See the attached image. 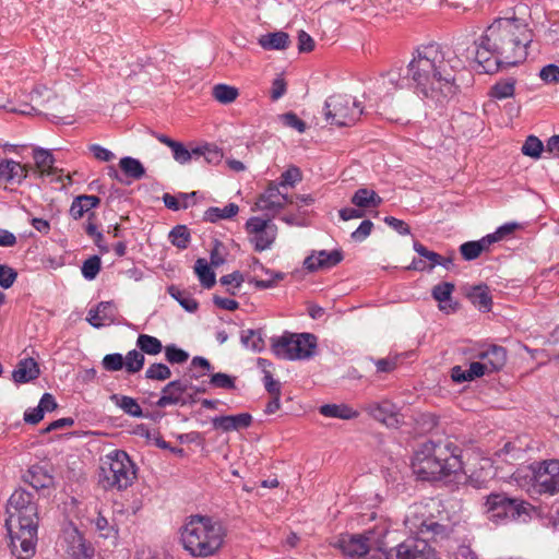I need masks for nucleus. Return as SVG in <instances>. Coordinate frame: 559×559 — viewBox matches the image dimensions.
Instances as JSON below:
<instances>
[{"label": "nucleus", "instance_id": "1", "mask_svg": "<svg viewBox=\"0 0 559 559\" xmlns=\"http://www.w3.org/2000/svg\"><path fill=\"white\" fill-rule=\"evenodd\" d=\"M531 41L527 25L520 19H498L476 41L475 59L486 72L491 71V68L485 63L492 58L496 67L516 66L526 59Z\"/></svg>", "mask_w": 559, "mask_h": 559}, {"label": "nucleus", "instance_id": "2", "mask_svg": "<svg viewBox=\"0 0 559 559\" xmlns=\"http://www.w3.org/2000/svg\"><path fill=\"white\" fill-rule=\"evenodd\" d=\"M411 85L426 97L444 98L456 92L453 67L437 44L419 47L407 66Z\"/></svg>", "mask_w": 559, "mask_h": 559}, {"label": "nucleus", "instance_id": "3", "mask_svg": "<svg viewBox=\"0 0 559 559\" xmlns=\"http://www.w3.org/2000/svg\"><path fill=\"white\" fill-rule=\"evenodd\" d=\"M5 527L10 537V549L16 559H32L36 552L38 510L34 496L15 490L7 503Z\"/></svg>", "mask_w": 559, "mask_h": 559}, {"label": "nucleus", "instance_id": "4", "mask_svg": "<svg viewBox=\"0 0 559 559\" xmlns=\"http://www.w3.org/2000/svg\"><path fill=\"white\" fill-rule=\"evenodd\" d=\"M461 450L453 442L427 441L415 452L412 468L423 480L473 481L461 459Z\"/></svg>", "mask_w": 559, "mask_h": 559}, {"label": "nucleus", "instance_id": "5", "mask_svg": "<svg viewBox=\"0 0 559 559\" xmlns=\"http://www.w3.org/2000/svg\"><path fill=\"white\" fill-rule=\"evenodd\" d=\"M407 527L421 537L408 538L396 547L384 551V559H437L435 549L427 538H443L448 534L445 525L427 515L426 508H418L405 520Z\"/></svg>", "mask_w": 559, "mask_h": 559}, {"label": "nucleus", "instance_id": "6", "mask_svg": "<svg viewBox=\"0 0 559 559\" xmlns=\"http://www.w3.org/2000/svg\"><path fill=\"white\" fill-rule=\"evenodd\" d=\"M225 526L205 515H191L180 528V542L186 551L195 558L216 556L225 544Z\"/></svg>", "mask_w": 559, "mask_h": 559}, {"label": "nucleus", "instance_id": "7", "mask_svg": "<svg viewBox=\"0 0 559 559\" xmlns=\"http://www.w3.org/2000/svg\"><path fill=\"white\" fill-rule=\"evenodd\" d=\"M134 479V465L124 451L114 450L105 456L99 473V483L105 489L122 490L131 486Z\"/></svg>", "mask_w": 559, "mask_h": 559}, {"label": "nucleus", "instance_id": "8", "mask_svg": "<svg viewBox=\"0 0 559 559\" xmlns=\"http://www.w3.org/2000/svg\"><path fill=\"white\" fill-rule=\"evenodd\" d=\"M362 112L361 104L348 95H333L324 103L326 121L338 128L354 126Z\"/></svg>", "mask_w": 559, "mask_h": 559}, {"label": "nucleus", "instance_id": "9", "mask_svg": "<svg viewBox=\"0 0 559 559\" xmlns=\"http://www.w3.org/2000/svg\"><path fill=\"white\" fill-rule=\"evenodd\" d=\"M487 513L498 520H516L526 513L527 504L504 493H491L486 501Z\"/></svg>", "mask_w": 559, "mask_h": 559}, {"label": "nucleus", "instance_id": "10", "mask_svg": "<svg viewBox=\"0 0 559 559\" xmlns=\"http://www.w3.org/2000/svg\"><path fill=\"white\" fill-rule=\"evenodd\" d=\"M246 228L258 252L270 249L276 239L277 227L269 219L251 217L247 221Z\"/></svg>", "mask_w": 559, "mask_h": 559}, {"label": "nucleus", "instance_id": "11", "mask_svg": "<svg viewBox=\"0 0 559 559\" xmlns=\"http://www.w3.org/2000/svg\"><path fill=\"white\" fill-rule=\"evenodd\" d=\"M534 488L539 493L559 492V460L544 461L534 472Z\"/></svg>", "mask_w": 559, "mask_h": 559}, {"label": "nucleus", "instance_id": "12", "mask_svg": "<svg viewBox=\"0 0 559 559\" xmlns=\"http://www.w3.org/2000/svg\"><path fill=\"white\" fill-rule=\"evenodd\" d=\"M191 381L178 379L168 382L162 390V395L156 402V406L164 408L169 405H180L186 406L187 402L183 401V397L187 391H190Z\"/></svg>", "mask_w": 559, "mask_h": 559}, {"label": "nucleus", "instance_id": "13", "mask_svg": "<svg viewBox=\"0 0 559 559\" xmlns=\"http://www.w3.org/2000/svg\"><path fill=\"white\" fill-rule=\"evenodd\" d=\"M365 411L388 427H397L401 423L400 409L390 401L371 402L365 406Z\"/></svg>", "mask_w": 559, "mask_h": 559}, {"label": "nucleus", "instance_id": "14", "mask_svg": "<svg viewBox=\"0 0 559 559\" xmlns=\"http://www.w3.org/2000/svg\"><path fill=\"white\" fill-rule=\"evenodd\" d=\"M332 545L348 557H364L370 550L364 533L342 534Z\"/></svg>", "mask_w": 559, "mask_h": 559}, {"label": "nucleus", "instance_id": "15", "mask_svg": "<svg viewBox=\"0 0 559 559\" xmlns=\"http://www.w3.org/2000/svg\"><path fill=\"white\" fill-rule=\"evenodd\" d=\"M280 188L281 186L278 183H269L257 202L258 207L262 211L278 212L287 203H294L293 198L288 197L286 193H282Z\"/></svg>", "mask_w": 559, "mask_h": 559}, {"label": "nucleus", "instance_id": "16", "mask_svg": "<svg viewBox=\"0 0 559 559\" xmlns=\"http://www.w3.org/2000/svg\"><path fill=\"white\" fill-rule=\"evenodd\" d=\"M343 260V252L338 249L326 251H313L304 261V266L309 272H316L322 269H331Z\"/></svg>", "mask_w": 559, "mask_h": 559}, {"label": "nucleus", "instance_id": "17", "mask_svg": "<svg viewBox=\"0 0 559 559\" xmlns=\"http://www.w3.org/2000/svg\"><path fill=\"white\" fill-rule=\"evenodd\" d=\"M292 360H306L314 356L318 338L311 333H294Z\"/></svg>", "mask_w": 559, "mask_h": 559}, {"label": "nucleus", "instance_id": "18", "mask_svg": "<svg viewBox=\"0 0 559 559\" xmlns=\"http://www.w3.org/2000/svg\"><path fill=\"white\" fill-rule=\"evenodd\" d=\"M29 167L13 159L0 158V182L20 185L28 175Z\"/></svg>", "mask_w": 559, "mask_h": 559}, {"label": "nucleus", "instance_id": "19", "mask_svg": "<svg viewBox=\"0 0 559 559\" xmlns=\"http://www.w3.org/2000/svg\"><path fill=\"white\" fill-rule=\"evenodd\" d=\"M475 358L483 362L490 373L497 372L503 368L507 362V350L502 346L491 345L486 349L479 350Z\"/></svg>", "mask_w": 559, "mask_h": 559}, {"label": "nucleus", "instance_id": "20", "mask_svg": "<svg viewBox=\"0 0 559 559\" xmlns=\"http://www.w3.org/2000/svg\"><path fill=\"white\" fill-rule=\"evenodd\" d=\"M86 320L96 329L114 323L116 320V307L111 301H102L96 308L88 310Z\"/></svg>", "mask_w": 559, "mask_h": 559}, {"label": "nucleus", "instance_id": "21", "mask_svg": "<svg viewBox=\"0 0 559 559\" xmlns=\"http://www.w3.org/2000/svg\"><path fill=\"white\" fill-rule=\"evenodd\" d=\"M251 423L252 416L249 413L218 416L212 419L215 429H222L226 432L248 428Z\"/></svg>", "mask_w": 559, "mask_h": 559}, {"label": "nucleus", "instance_id": "22", "mask_svg": "<svg viewBox=\"0 0 559 559\" xmlns=\"http://www.w3.org/2000/svg\"><path fill=\"white\" fill-rule=\"evenodd\" d=\"M390 527L386 522H381L374 525L372 528L366 530L364 532L365 538L369 544V549H376L381 554V559H384V551H389L386 549L385 537L389 534Z\"/></svg>", "mask_w": 559, "mask_h": 559}, {"label": "nucleus", "instance_id": "23", "mask_svg": "<svg viewBox=\"0 0 559 559\" xmlns=\"http://www.w3.org/2000/svg\"><path fill=\"white\" fill-rule=\"evenodd\" d=\"M40 369L35 359L28 357L21 359L12 372V378L16 383H27L37 379Z\"/></svg>", "mask_w": 559, "mask_h": 559}, {"label": "nucleus", "instance_id": "24", "mask_svg": "<svg viewBox=\"0 0 559 559\" xmlns=\"http://www.w3.org/2000/svg\"><path fill=\"white\" fill-rule=\"evenodd\" d=\"M468 300L480 311L488 312L492 307L490 289L486 284L471 286L466 290Z\"/></svg>", "mask_w": 559, "mask_h": 559}, {"label": "nucleus", "instance_id": "25", "mask_svg": "<svg viewBox=\"0 0 559 559\" xmlns=\"http://www.w3.org/2000/svg\"><path fill=\"white\" fill-rule=\"evenodd\" d=\"M350 202L356 207L365 210L377 209L383 202L382 198L372 189L362 187L355 191Z\"/></svg>", "mask_w": 559, "mask_h": 559}, {"label": "nucleus", "instance_id": "26", "mask_svg": "<svg viewBox=\"0 0 559 559\" xmlns=\"http://www.w3.org/2000/svg\"><path fill=\"white\" fill-rule=\"evenodd\" d=\"M100 203V199L96 195L82 194L72 201L70 207V215L73 219H80L85 214L87 216L92 213L91 211L97 207Z\"/></svg>", "mask_w": 559, "mask_h": 559}, {"label": "nucleus", "instance_id": "27", "mask_svg": "<svg viewBox=\"0 0 559 559\" xmlns=\"http://www.w3.org/2000/svg\"><path fill=\"white\" fill-rule=\"evenodd\" d=\"M68 554L74 559H91L93 549L85 544L83 536L78 530H73L69 534Z\"/></svg>", "mask_w": 559, "mask_h": 559}, {"label": "nucleus", "instance_id": "28", "mask_svg": "<svg viewBox=\"0 0 559 559\" xmlns=\"http://www.w3.org/2000/svg\"><path fill=\"white\" fill-rule=\"evenodd\" d=\"M258 43L264 50H285L290 45V37L287 33L278 31L261 35Z\"/></svg>", "mask_w": 559, "mask_h": 559}, {"label": "nucleus", "instance_id": "29", "mask_svg": "<svg viewBox=\"0 0 559 559\" xmlns=\"http://www.w3.org/2000/svg\"><path fill=\"white\" fill-rule=\"evenodd\" d=\"M294 333L284 332L281 336L271 338V349L273 354L285 360H292Z\"/></svg>", "mask_w": 559, "mask_h": 559}, {"label": "nucleus", "instance_id": "30", "mask_svg": "<svg viewBox=\"0 0 559 559\" xmlns=\"http://www.w3.org/2000/svg\"><path fill=\"white\" fill-rule=\"evenodd\" d=\"M319 412L325 417L340 419H354L359 415L358 412L346 404H324L320 406Z\"/></svg>", "mask_w": 559, "mask_h": 559}, {"label": "nucleus", "instance_id": "31", "mask_svg": "<svg viewBox=\"0 0 559 559\" xmlns=\"http://www.w3.org/2000/svg\"><path fill=\"white\" fill-rule=\"evenodd\" d=\"M33 157L36 168L41 176H50L57 174V168L53 167L55 158L49 151L44 148H36L34 150Z\"/></svg>", "mask_w": 559, "mask_h": 559}, {"label": "nucleus", "instance_id": "32", "mask_svg": "<svg viewBox=\"0 0 559 559\" xmlns=\"http://www.w3.org/2000/svg\"><path fill=\"white\" fill-rule=\"evenodd\" d=\"M491 245L488 236L483 237L478 241H466L461 245L460 252L466 261L477 259L483 251L487 250Z\"/></svg>", "mask_w": 559, "mask_h": 559}, {"label": "nucleus", "instance_id": "33", "mask_svg": "<svg viewBox=\"0 0 559 559\" xmlns=\"http://www.w3.org/2000/svg\"><path fill=\"white\" fill-rule=\"evenodd\" d=\"M515 84L516 80L513 78L500 80L490 87L488 95L497 100L511 98L515 93Z\"/></svg>", "mask_w": 559, "mask_h": 559}, {"label": "nucleus", "instance_id": "34", "mask_svg": "<svg viewBox=\"0 0 559 559\" xmlns=\"http://www.w3.org/2000/svg\"><path fill=\"white\" fill-rule=\"evenodd\" d=\"M110 400L126 414L136 418L143 417L142 408L135 399L127 395L112 394Z\"/></svg>", "mask_w": 559, "mask_h": 559}, {"label": "nucleus", "instance_id": "35", "mask_svg": "<svg viewBox=\"0 0 559 559\" xmlns=\"http://www.w3.org/2000/svg\"><path fill=\"white\" fill-rule=\"evenodd\" d=\"M25 480L35 489L48 488L53 481L52 477L40 466H33L27 472Z\"/></svg>", "mask_w": 559, "mask_h": 559}, {"label": "nucleus", "instance_id": "36", "mask_svg": "<svg viewBox=\"0 0 559 559\" xmlns=\"http://www.w3.org/2000/svg\"><path fill=\"white\" fill-rule=\"evenodd\" d=\"M194 271L204 288L209 289L215 285V273L205 259L200 258L195 261Z\"/></svg>", "mask_w": 559, "mask_h": 559}, {"label": "nucleus", "instance_id": "37", "mask_svg": "<svg viewBox=\"0 0 559 559\" xmlns=\"http://www.w3.org/2000/svg\"><path fill=\"white\" fill-rule=\"evenodd\" d=\"M239 207L235 203H229L223 209L210 207L204 213V219L211 223H215L219 219L231 218L237 215Z\"/></svg>", "mask_w": 559, "mask_h": 559}, {"label": "nucleus", "instance_id": "38", "mask_svg": "<svg viewBox=\"0 0 559 559\" xmlns=\"http://www.w3.org/2000/svg\"><path fill=\"white\" fill-rule=\"evenodd\" d=\"M121 170L130 178L139 180L145 175V169L141 162L136 158L127 156L119 162Z\"/></svg>", "mask_w": 559, "mask_h": 559}, {"label": "nucleus", "instance_id": "39", "mask_svg": "<svg viewBox=\"0 0 559 559\" xmlns=\"http://www.w3.org/2000/svg\"><path fill=\"white\" fill-rule=\"evenodd\" d=\"M241 344L253 352H261L264 348V341L261 331L243 330L240 335Z\"/></svg>", "mask_w": 559, "mask_h": 559}, {"label": "nucleus", "instance_id": "40", "mask_svg": "<svg viewBox=\"0 0 559 559\" xmlns=\"http://www.w3.org/2000/svg\"><path fill=\"white\" fill-rule=\"evenodd\" d=\"M136 346L142 354L145 353L147 355H157L163 349L162 342L157 337L148 334H140L136 340Z\"/></svg>", "mask_w": 559, "mask_h": 559}, {"label": "nucleus", "instance_id": "41", "mask_svg": "<svg viewBox=\"0 0 559 559\" xmlns=\"http://www.w3.org/2000/svg\"><path fill=\"white\" fill-rule=\"evenodd\" d=\"M167 290L168 294L188 312H195L198 310L199 304L188 293L180 290L175 285L169 286Z\"/></svg>", "mask_w": 559, "mask_h": 559}, {"label": "nucleus", "instance_id": "42", "mask_svg": "<svg viewBox=\"0 0 559 559\" xmlns=\"http://www.w3.org/2000/svg\"><path fill=\"white\" fill-rule=\"evenodd\" d=\"M190 239V231L186 225H177L169 233L170 242L178 249L188 248Z\"/></svg>", "mask_w": 559, "mask_h": 559}, {"label": "nucleus", "instance_id": "43", "mask_svg": "<svg viewBox=\"0 0 559 559\" xmlns=\"http://www.w3.org/2000/svg\"><path fill=\"white\" fill-rule=\"evenodd\" d=\"M213 97L221 104H230L239 95L238 90L226 84H217L213 87Z\"/></svg>", "mask_w": 559, "mask_h": 559}, {"label": "nucleus", "instance_id": "44", "mask_svg": "<svg viewBox=\"0 0 559 559\" xmlns=\"http://www.w3.org/2000/svg\"><path fill=\"white\" fill-rule=\"evenodd\" d=\"M195 159L203 157L207 164L216 165L223 158V153L217 147L210 145L194 147Z\"/></svg>", "mask_w": 559, "mask_h": 559}, {"label": "nucleus", "instance_id": "45", "mask_svg": "<svg viewBox=\"0 0 559 559\" xmlns=\"http://www.w3.org/2000/svg\"><path fill=\"white\" fill-rule=\"evenodd\" d=\"M144 355L142 352H139L136 349L130 350L124 359V367L127 372L129 373H135L140 371L144 366Z\"/></svg>", "mask_w": 559, "mask_h": 559}, {"label": "nucleus", "instance_id": "46", "mask_svg": "<svg viewBox=\"0 0 559 559\" xmlns=\"http://www.w3.org/2000/svg\"><path fill=\"white\" fill-rule=\"evenodd\" d=\"M544 151L543 142L535 135H530L522 146V153L532 158H538Z\"/></svg>", "mask_w": 559, "mask_h": 559}, {"label": "nucleus", "instance_id": "47", "mask_svg": "<svg viewBox=\"0 0 559 559\" xmlns=\"http://www.w3.org/2000/svg\"><path fill=\"white\" fill-rule=\"evenodd\" d=\"M454 290V285L449 282L440 283L432 288V297L440 304L450 300ZM440 310H445V307L440 305Z\"/></svg>", "mask_w": 559, "mask_h": 559}, {"label": "nucleus", "instance_id": "48", "mask_svg": "<svg viewBox=\"0 0 559 559\" xmlns=\"http://www.w3.org/2000/svg\"><path fill=\"white\" fill-rule=\"evenodd\" d=\"M100 265L102 261L98 255L90 257L87 260L83 262L81 269L82 275L84 276V278L88 281L94 280L100 271Z\"/></svg>", "mask_w": 559, "mask_h": 559}, {"label": "nucleus", "instance_id": "49", "mask_svg": "<svg viewBox=\"0 0 559 559\" xmlns=\"http://www.w3.org/2000/svg\"><path fill=\"white\" fill-rule=\"evenodd\" d=\"M145 377L151 380L164 381L171 377V370L164 364H152L146 369Z\"/></svg>", "mask_w": 559, "mask_h": 559}, {"label": "nucleus", "instance_id": "50", "mask_svg": "<svg viewBox=\"0 0 559 559\" xmlns=\"http://www.w3.org/2000/svg\"><path fill=\"white\" fill-rule=\"evenodd\" d=\"M301 179L302 175L300 169L296 166H290L281 175L277 183L282 188L294 187L297 182L301 181Z\"/></svg>", "mask_w": 559, "mask_h": 559}, {"label": "nucleus", "instance_id": "51", "mask_svg": "<svg viewBox=\"0 0 559 559\" xmlns=\"http://www.w3.org/2000/svg\"><path fill=\"white\" fill-rule=\"evenodd\" d=\"M414 250L420 257L425 258L429 262V264H427L428 271H431L435 266L438 265V263H440L441 255L439 253L435 252V251L428 250L420 242H418V241L414 242Z\"/></svg>", "mask_w": 559, "mask_h": 559}, {"label": "nucleus", "instance_id": "52", "mask_svg": "<svg viewBox=\"0 0 559 559\" xmlns=\"http://www.w3.org/2000/svg\"><path fill=\"white\" fill-rule=\"evenodd\" d=\"M170 148L173 151L174 159L180 164H186L192 158H195L194 148L189 151L180 142L176 141Z\"/></svg>", "mask_w": 559, "mask_h": 559}, {"label": "nucleus", "instance_id": "53", "mask_svg": "<svg viewBox=\"0 0 559 559\" xmlns=\"http://www.w3.org/2000/svg\"><path fill=\"white\" fill-rule=\"evenodd\" d=\"M165 356L168 362L170 364H183L188 360L189 354L176 347L175 345H168L165 347Z\"/></svg>", "mask_w": 559, "mask_h": 559}, {"label": "nucleus", "instance_id": "54", "mask_svg": "<svg viewBox=\"0 0 559 559\" xmlns=\"http://www.w3.org/2000/svg\"><path fill=\"white\" fill-rule=\"evenodd\" d=\"M95 527L99 535L104 538H115L117 535V531L115 530V527L110 525L108 520L102 514H98V516L96 518Z\"/></svg>", "mask_w": 559, "mask_h": 559}, {"label": "nucleus", "instance_id": "55", "mask_svg": "<svg viewBox=\"0 0 559 559\" xmlns=\"http://www.w3.org/2000/svg\"><path fill=\"white\" fill-rule=\"evenodd\" d=\"M102 364L107 371H118L124 367V359L121 354H108L103 358Z\"/></svg>", "mask_w": 559, "mask_h": 559}, {"label": "nucleus", "instance_id": "56", "mask_svg": "<svg viewBox=\"0 0 559 559\" xmlns=\"http://www.w3.org/2000/svg\"><path fill=\"white\" fill-rule=\"evenodd\" d=\"M16 271L5 264H0V286L4 289L10 288L16 281Z\"/></svg>", "mask_w": 559, "mask_h": 559}, {"label": "nucleus", "instance_id": "57", "mask_svg": "<svg viewBox=\"0 0 559 559\" xmlns=\"http://www.w3.org/2000/svg\"><path fill=\"white\" fill-rule=\"evenodd\" d=\"M210 383L219 389H235V378L227 373L217 372L211 376Z\"/></svg>", "mask_w": 559, "mask_h": 559}, {"label": "nucleus", "instance_id": "58", "mask_svg": "<svg viewBox=\"0 0 559 559\" xmlns=\"http://www.w3.org/2000/svg\"><path fill=\"white\" fill-rule=\"evenodd\" d=\"M195 195V192H192L190 194H187V193H182L180 194V197L183 199V203H180L178 201V199L169 193H165L163 195V201H164V204L166 205V207L173 210V211H178L179 209H187L188 207V198L190 197H194Z\"/></svg>", "mask_w": 559, "mask_h": 559}, {"label": "nucleus", "instance_id": "59", "mask_svg": "<svg viewBox=\"0 0 559 559\" xmlns=\"http://www.w3.org/2000/svg\"><path fill=\"white\" fill-rule=\"evenodd\" d=\"M518 228H520V225L518 223H506L502 226H500L493 234L487 236L490 242L493 243L513 234Z\"/></svg>", "mask_w": 559, "mask_h": 559}, {"label": "nucleus", "instance_id": "60", "mask_svg": "<svg viewBox=\"0 0 559 559\" xmlns=\"http://www.w3.org/2000/svg\"><path fill=\"white\" fill-rule=\"evenodd\" d=\"M539 78L547 84L559 83V67L554 63L543 67L539 71Z\"/></svg>", "mask_w": 559, "mask_h": 559}, {"label": "nucleus", "instance_id": "61", "mask_svg": "<svg viewBox=\"0 0 559 559\" xmlns=\"http://www.w3.org/2000/svg\"><path fill=\"white\" fill-rule=\"evenodd\" d=\"M372 228L373 223L369 219H365L360 223L358 228L352 233L350 237L354 241L361 242L371 234Z\"/></svg>", "mask_w": 559, "mask_h": 559}, {"label": "nucleus", "instance_id": "62", "mask_svg": "<svg viewBox=\"0 0 559 559\" xmlns=\"http://www.w3.org/2000/svg\"><path fill=\"white\" fill-rule=\"evenodd\" d=\"M282 120L285 126L296 129L299 133L306 130V123L294 112L284 114Z\"/></svg>", "mask_w": 559, "mask_h": 559}, {"label": "nucleus", "instance_id": "63", "mask_svg": "<svg viewBox=\"0 0 559 559\" xmlns=\"http://www.w3.org/2000/svg\"><path fill=\"white\" fill-rule=\"evenodd\" d=\"M388 81L391 85L396 88H403L405 86H412L411 81L408 79V74L406 73L404 76L396 70H390L386 74Z\"/></svg>", "mask_w": 559, "mask_h": 559}, {"label": "nucleus", "instance_id": "64", "mask_svg": "<svg viewBox=\"0 0 559 559\" xmlns=\"http://www.w3.org/2000/svg\"><path fill=\"white\" fill-rule=\"evenodd\" d=\"M263 382L265 390L272 396H281V383L272 377L270 371L264 370Z\"/></svg>", "mask_w": 559, "mask_h": 559}]
</instances>
